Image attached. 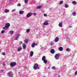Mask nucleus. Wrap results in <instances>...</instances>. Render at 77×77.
Instances as JSON below:
<instances>
[{
    "label": "nucleus",
    "instance_id": "obj_14",
    "mask_svg": "<svg viewBox=\"0 0 77 77\" xmlns=\"http://www.w3.org/2000/svg\"><path fill=\"white\" fill-rule=\"evenodd\" d=\"M35 46V42L33 43L31 45L32 47L33 48Z\"/></svg>",
    "mask_w": 77,
    "mask_h": 77
},
{
    "label": "nucleus",
    "instance_id": "obj_5",
    "mask_svg": "<svg viewBox=\"0 0 77 77\" xmlns=\"http://www.w3.org/2000/svg\"><path fill=\"white\" fill-rule=\"evenodd\" d=\"M16 65H17V63L15 62H12L10 64V65L11 67H13V66H15Z\"/></svg>",
    "mask_w": 77,
    "mask_h": 77
},
{
    "label": "nucleus",
    "instance_id": "obj_9",
    "mask_svg": "<svg viewBox=\"0 0 77 77\" xmlns=\"http://www.w3.org/2000/svg\"><path fill=\"white\" fill-rule=\"evenodd\" d=\"M51 54H54L55 53V51L54 49H52L51 50Z\"/></svg>",
    "mask_w": 77,
    "mask_h": 77
},
{
    "label": "nucleus",
    "instance_id": "obj_45",
    "mask_svg": "<svg viewBox=\"0 0 77 77\" xmlns=\"http://www.w3.org/2000/svg\"><path fill=\"white\" fill-rule=\"evenodd\" d=\"M2 72H3V70H2Z\"/></svg>",
    "mask_w": 77,
    "mask_h": 77
},
{
    "label": "nucleus",
    "instance_id": "obj_19",
    "mask_svg": "<svg viewBox=\"0 0 77 77\" xmlns=\"http://www.w3.org/2000/svg\"><path fill=\"white\" fill-rule=\"evenodd\" d=\"M72 15L73 16H75L76 15V12H74L72 13Z\"/></svg>",
    "mask_w": 77,
    "mask_h": 77
},
{
    "label": "nucleus",
    "instance_id": "obj_15",
    "mask_svg": "<svg viewBox=\"0 0 77 77\" xmlns=\"http://www.w3.org/2000/svg\"><path fill=\"white\" fill-rule=\"evenodd\" d=\"M21 50H22V48L20 47L18 49L17 51H20Z\"/></svg>",
    "mask_w": 77,
    "mask_h": 77
},
{
    "label": "nucleus",
    "instance_id": "obj_29",
    "mask_svg": "<svg viewBox=\"0 0 77 77\" xmlns=\"http://www.w3.org/2000/svg\"><path fill=\"white\" fill-rule=\"evenodd\" d=\"M52 69H56V67L54 66H53L52 67Z\"/></svg>",
    "mask_w": 77,
    "mask_h": 77
},
{
    "label": "nucleus",
    "instance_id": "obj_32",
    "mask_svg": "<svg viewBox=\"0 0 77 77\" xmlns=\"http://www.w3.org/2000/svg\"><path fill=\"white\" fill-rule=\"evenodd\" d=\"M62 3H63V1H61L60 2V4H62Z\"/></svg>",
    "mask_w": 77,
    "mask_h": 77
},
{
    "label": "nucleus",
    "instance_id": "obj_43",
    "mask_svg": "<svg viewBox=\"0 0 77 77\" xmlns=\"http://www.w3.org/2000/svg\"><path fill=\"white\" fill-rule=\"evenodd\" d=\"M69 27L70 28V27H72V26H69Z\"/></svg>",
    "mask_w": 77,
    "mask_h": 77
},
{
    "label": "nucleus",
    "instance_id": "obj_16",
    "mask_svg": "<svg viewBox=\"0 0 77 77\" xmlns=\"http://www.w3.org/2000/svg\"><path fill=\"white\" fill-rule=\"evenodd\" d=\"M8 12H9V10H8L7 9H6L5 10V13H8Z\"/></svg>",
    "mask_w": 77,
    "mask_h": 77
},
{
    "label": "nucleus",
    "instance_id": "obj_33",
    "mask_svg": "<svg viewBox=\"0 0 77 77\" xmlns=\"http://www.w3.org/2000/svg\"><path fill=\"white\" fill-rule=\"evenodd\" d=\"M23 44V42L20 41V42L19 43L20 45H21V44Z\"/></svg>",
    "mask_w": 77,
    "mask_h": 77
},
{
    "label": "nucleus",
    "instance_id": "obj_8",
    "mask_svg": "<svg viewBox=\"0 0 77 77\" xmlns=\"http://www.w3.org/2000/svg\"><path fill=\"white\" fill-rule=\"evenodd\" d=\"M44 25L45 26H47V25H48V23L47 21H45L44 23Z\"/></svg>",
    "mask_w": 77,
    "mask_h": 77
},
{
    "label": "nucleus",
    "instance_id": "obj_42",
    "mask_svg": "<svg viewBox=\"0 0 77 77\" xmlns=\"http://www.w3.org/2000/svg\"><path fill=\"white\" fill-rule=\"evenodd\" d=\"M35 45H38V44L37 43L36 44V43H35Z\"/></svg>",
    "mask_w": 77,
    "mask_h": 77
},
{
    "label": "nucleus",
    "instance_id": "obj_26",
    "mask_svg": "<svg viewBox=\"0 0 77 77\" xmlns=\"http://www.w3.org/2000/svg\"><path fill=\"white\" fill-rule=\"evenodd\" d=\"M41 8V5H39V6L37 7V8L38 9H40Z\"/></svg>",
    "mask_w": 77,
    "mask_h": 77
},
{
    "label": "nucleus",
    "instance_id": "obj_31",
    "mask_svg": "<svg viewBox=\"0 0 77 77\" xmlns=\"http://www.w3.org/2000/svg\"><path fill=\"white\" fill-rule=\"evenodd\" d=\"M5 33V30H2V31H1V33Z\"/></svg>",
    "mask_w": 77,
    "mask_h": 77
},
{
    "label": "nucleus",
    "instance_id": "obj_13",
    "mask_svg": "<svg viewBox=\"0 0 77 77\" xmlns=\"http://www.w3.org/2000/svg\"><path fill=\"white\" fill-rule=\"evenodd\" d=\"M33 52L32 51L30 53V56L32 57V56H33Z\"/></svg>",
    "mask_w": 77,
    "mask_h": 77
},
{
    "label": "nucleus",
    "instance_id": "obj_20",
    "mask_svg": "<svg viewBox=\"0 0 77 77\" xmlns=\"http://www.w3.org/2000/svg\"><path fill=\"white\" fill-rule=\"evenodd\" d=\"M72 4H73L74 5H76L77 4V2L75 1H73L72 2Z\"/></svg>",
    "mask_w": 77,
    "mask_h": 77
},
{
    "label": "nucleus",
    "instance_id": "obj_37",
    "mask_svg": "<svg viewBox=\"0 0 77 77\" xmlns=\"http://www.w3.org/2000/svg\"><path fill=\"white\" fill-rule=\"evenodd\" d=\"M2 65H3V66H5V63L4 62L3 63H2Z\"/></svg>",
    "mask_w": 77,
    "mask_h": 77
},
{
    "label": "nucleus",
    "instance_id": "obj_24",
    "mask_svg": "<svg viewBox=\"0 0 77 77\" xmlns=\"http://www.w3.org/2000/svg\"><path fill=\"white\" fill-rule=\"evenodd\" d=\"M66 50L67 51H70L71 50L69 48H67L66 49Z\"/></svg>",
    "mask_w": 77,
    "mask_h": 77
},
{
    "label": "nucleus",
    "instance_id": "obj_34",
    "mask_svg": "<svg viewBox=\"0 0 77 77\" xmlns=\"http://www.w3.org/2000/svg\"><path fill=\"white\" fill-rule=\"evenodd\" d=\"M18 37L16 36L15 38V40H17V39H18Z\"/></svg>",
    "mask_w": 77,
    "mask_h": 77
},
{
    "label": "nucleus",
    "instance_id": "obj_44",
    "mask_svg": "<svg viewBox=\"0 0 77 77\" xmlns=\"http://www.w3.org/2000/svg\"><path fill=\"white\" fill-rule=\"evenodd\" d=\"M53 43H51V45H53Z\"/></svg>",
    "mask_w": 77,
    "mask_h": 77
},
{
    "label": "nucleus",
    "instance_id": "obj_7",
    "mask_svg": "<svg viewBox=\"0 0 77 77\" xmlns=\"http://www.w3.org/2000/svg\"><path fill=\"white\" fill-rule=\"evenodd\" d=\"M59 37H56L55 39V42H58L59 41Z\"/></svg>",
    "mask_w": 77,
    "mask_h": 77
},
{
    "label": "nucleus",
    "instance_id": "obj_3",
    "mask_svg": "<svg viewBox=\"0 0 77 77\" xmlns=\"http://www.w3.org/2000/svg\"><path fill=\"white\" fill-rule=\"evenodd\" d=\"M60 56V54L59 53L56 54L54 56L55 58L56 59H59V57Z\"/></svg>",
    "mask_w": 77,
    "mask_h": 77
},
{
    "label": "nucleus",
    "instance_id": "obj_1",
    "mask_svg": "<svg viewBox=\"0 0 77 77\" xmlns=\"http://www.w3.org/2000/svg\"><path fill=\"white\" fill-rule=\"evenodd\" d=\"M10 23H6L5 25V27H3V29L4 30H7V29H8V28L10 27Z\"/></svg>",
    "mask_w": 77,
    "mask_h": 77
},
{
    "label": "nucleus",
    "instance_id": "obj_41",
    "mask_svg": "<svg viewBox=\"0 0 77 77\" xmlns=\"http://www.w3.org/2000/svg\"><path fill=\"white\" fill-rule=\"evenodd\" d=\"M36 15V14L35 13H34V15Z\"/></svg>",
    "mask_w": 77,
    "mask_h": 77
},
{
    "label": "nucleus",
    "instance_id": "obj_39",
    "mask_svg": "<svg viewBox=\"0 0 77 77\" xmlns=\"http://www.w3.org/2000/svg\"><path fill=\"white\" fill-rule=\"evenodd\" d=\"M77 74V71H76L75 73V75H76Z\"/></svg>",
    "mask_w": 77,
    "mask_h": 77
},
{
    "label": "nucleus",
    "instance_id": "obj_30",
    "mask_svg": "<svg viewBox=\"0 0 77 77\" xmlns=\"http://www.w3.org/2000/svg\"><path fill=\"white\" fill-rule=\"evenodd\" d=\"M20 36V34H17V35L16 37H18V38H19V36Z\"/></svg>",
    "mask_w": 77,
    "mask_h": 77
},
{
    "label": "nucleus",
    "instance_id": "obj_2",
    "mask_svg": "<svg viewBox=\"0 0 77 77\" xmlns=\"http://www.w3.org/2000/svg\"><path fill=\"white\" fill-rule=\"evenodd\" d=\"M33 68L34 69H39V67L38 66V64L37 63L35 64L34 66H33Z\"/></svg>",
    "mask_w": 77,
    "mask_h": 77
},
{
    "label": "nucleus",
    "instance_id": "obj_23",
    "mask_svg": "<svg viewBox=\"0 0 77 77\" xmlns=\"http://www.w3.org/2000/svg\"><path fill=\"white\" fill-rule=\"evenodd\" d=\"M43 61L44 63H47V62H48L47 60H43Z\"/></svg>",
    "mask_w": 77,
    "mask_h": 77
},
{
    "label": "nucleus",
    "instance_id": "obj_25",
    "mask_svg": "<svg viewBox=\"0 0 77 77\" xmlns=\"http://www.w3.org/2000/svg\"><path fill=\"white\" fill-rule=\"evenodd\" d=\"M9 33H11V34H13L14 31H10L9 32Z\"/></svg>",
    "mask_w": 77,
    "mask_h": 77
},
{
    "label": "nucleus",
    "instance_id": "obj_6",
    "mask_svg": "<svg viewBox=\"0 0 77 77\" xmlns=\"http://www.w3.org/2000/svg\"><path fill=\"white\" fill-rule=\"evenodd\" d=\"M32 13H28L26 15V17L28 18H29V17H31V16H32Z\"/></svg>",
    "mask_w": 77,
    "mask_h": 77
},
{
    "label": "nucleus",
    "instance_id": "obj_38",
    "mask_svg": "<svg viewBox=\"0 0 77 77\" xmlns=\"http://www.w3.org/2000/svg\"><path fill=\"white\" fill-rule=\"evenodd\" d=\"M44 17H47V15L46 14H44Z\"/></svg>",
    "mask_w": 77,
    "mask_h": 77
},
{
    "label": "nucleus",
    "instance_id": "obj_10",
    "mask_svg": "<svg viewBox=\"0 0 77 77\" xmlns=\"http://www.w3.org/2000/svg\"><path fill=\"white\" fill-rule=\"evenodd\" d=\"M59 26V27H62V22H60L59 23L58 25Z\"/></svg>",
    "mask_w": 77,
    "mask_h": 77
},
{
    "label": "nucleus",
    "instance_id": "obj_46",
    "mask_svg": "<svg viewBox=\"0 0 77 77\" xmlns=\"http://www.w3.org/2000/svg\"><path fill=\"white\" fill-rule=\"evenodd\" d=\"M10 1H12V0H9Z\"/></svg>",
    "mask_w": 77,
    "mask_h": 77
},
{
    "label": "nucleus",
    "instance_id": "obj_28",
    "mask_svg": "<svg viewBox=\"0 0 77 77\" xmlns=\"http://www.w3.org/2000/svg\"><path fill=\"white\" fill-rule=\"evenodd\" d=\"M24 2L25 3H28V0H25Z\"/></svg>",
    "mask_w": 77,
    "mask_h": 77
},
{
    "label": "nucleus",
    "instance_id": "obj_4",
    "mask_svg": "<svg viewBox=\"0 0 77 77\" xmlns=\"http://www.w3.org/2000/svg\"><path fill=\"white\" fill-rule=\"evenodd\" d=\"M13 75V73L11 71H10L8 72V76L9 77H14Z\"/></svg>",
    "mask_w": 77,
    "mask_h": 77
},
{
    "label": "nucleus",
    "instance_id": "obj_11",
    "mask_svg": "<svg viewBox=\"0 0 77 77\" xmlns=\"http://www.w3.org/2000/svg\"><path fill=\"white\" fill-rule=\"evenodd\" d=\"M59 51H63V48H62V47H60L59 48Z\"/></svg>",
    "mask_w": 77,
    "mask_h": 77
},
{
    "label": "nucleus",
    "instance_id": "obj_22",
    "mask_svg": "<svg viewBox=\"0 0 77 77\" xmlns=\"http://www.w3.org/2000/svg\"><path fill=\"white\" fill-rule=\"evenodd\" d=\"M30 29H28L26 30V32H27V33H29L30 32Z\"/></svg>",
    "mask_w": 77,
    "mask_h": 77
},
{
    "label": "nucleus",
    "instance_id": "obj_18",
    "mask_svg": "<svg viewBox=\"0 0 77 77\" xmlns=\"http://www.w3.org/2000/svg\"><path fill=\"white\" fill-rule=\"evenodd\" d=\"M29 41V40H28V39H26L25 40H24V42L25 43H26V44H27V43H28V41Z\"/></svg>",
    "mask_w": 77,
    "mask_h": 77
},
{
    "label": "nucleus",
    "instance_id": "obj_27",
    "mask_svg": "<svg viewBox=\"0 0 77 77\" xmlns=\"http://www.w3.org/2000/svg\"><path fill=\"white\" fill-rule=\"evenodd\" d=\"M69 7V6H68V5L67 4H66L65 5V7L66 8H68Z\"/></svg>",
    "mask_w": 77,
    "mask_h": 77
},
{
    "label": "nucleus",
    "instance_id": "obj_48",
    "mask_svg": "<svg viewBox=\"0 0 77 77\" xmlns=\"http://www.w3.org/2000/svg\"><path fill=\"white\" fill-rule=\"evenodd\" d=\"M1 51V50L0 49V51Z\"/></svg>",
    "mask_w": 77,
    "mask_h": 77
},
{
    "label": "nucleus",
    "instance_id": "obj_36",
    "mask_svg": "<svg viewBox=\"0 0 77 77\" xmlns=\"http://www.w3.org/2000/svg\"><path fill=\"white\" fill-rule=\"evenodd\" d=\"M15 9H13L12 10V12H15Z\"/></svg>",
    "mask_w": 77,
    "mask_h": 77
},
{
    "label": "nucleus",
    "instance_id": "obj_35",
    "mask_svg": "<svg viewBox=\"0 0 77 77\" xmlns=\"http://www.w3.org/2000/svg\"><path fill=\"white\" fill-rule=\"evenodd\" d=\"M17 6H21V4H19L17 5Z\"/></svg>",
    "mask_w": 77,
    "mask_h": 77
},
{
    "label": "nucleus",
    "instance_id": "obj_17",
    "mask_svg": "<svg viewBox=\"0 0 77 77\" xmlns=\"http://www.w3.org/2000/svg\"><path fill=\"white\" fill-rule=\"evenodd\" d=\"M24 12L23 11H20L19 12V13L20 14H24Z\"/></svg>",
    "mask_w": 77,
    "mask_h": 77
},
{
    "label": "nucleus",
    "instance_id": "obj_40",
    "mask_svg": "<svg viewBox=\"0 0 77 77\" xmlns=\"http://www.w3.org/2000/svg\"><path fill=\"white\" fill-rule=\"evenodd\" d=\"M3 55H4V56H5V52L3 53Z\"/></svg>",
    "mask_w": 77,
    "mask_h": 77
},
{
    "label": "nucleus",
    "instance_id": "obj_12",
    "mask_svg": "<svg viewBox=\"0 0 77 77\" xmlns=\"http://www.w3.org/2000/svg\"><path fill=\"white\" fill-rule=\"evenodd\" d=\"M23 49H25L26 48V45L25 44H23Z\"/></svg>",
    "mask_w": 77,
    "mask_h": 77
},
{
    "label": "nucleus",
    "instance_id": "obj_47",
    "mask_svg": "<svg viewBox=\"0 0 77 77\" xmlns=\"http://www.w3.org/2000/svg\"><path fill=\"white\" fill-rule=\"evenodd\" d=\"M58 77H60V76H58Z\"/></svg>",
    "mask_w": 77,
    "mask_h": 77
},
{
    "label": "nucleus",
    "instance_id": "obj_21",
    "mask_svg": "<svg viewBox=\"0 0 77 77\" xmlns=\"http://www.w3.org/2000/svg\"><path fill=\"white\" fill-rule=\"evenodd\" d=\"M45 60V56H43L42 57V60L43 61Z\"/></svg>",
    "mask_w": 77,
    "mask_h": 77
}]
</instances>
